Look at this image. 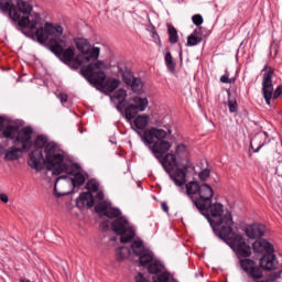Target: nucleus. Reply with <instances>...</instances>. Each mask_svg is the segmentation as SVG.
Instances as JSON below:
<instances>
[{"label": "nucleus", "instance_id": "nucleus-1", "mask_svg": "<svg viewBox=\"0 0 282 282\" xmlns=\"http://www.w3.org/2000/svg\"><path fill=\"white\" fill-rule=\"evenodd\" d=\"M18 6V18H11L13 21H18L19 28H24L25 30L35 31V36L37 43H45L50 36H53L48 41L50 51L53 52L62 63L69 65L72 69H78L83 65L84 61L80 59V56H76L74 47L69 46L63 48V26L46 22L43 26V21L39 13H32V6L28 1L17 0Z\"/></svg>", "mask_w": 282, "mask_h": 282}, {"label": "nucleus", "instance_id": "nucleus-2", "mask_svg": "<svg viewBox=\"0 0 282 282\" xmlns=\"http://www.w3.org/2000/svg\"><path fill=\"white\" fill-rule=\"evenodd\" d=\"M149 126V116L139 115L131 124L132 129L140 135L141 140L149 147L153 155L162 164L164 171L170 175L171 180L176 186H184L186 184V171L188 169L177 167V158L173 153H169L171 150V142L166 140V131L163 129L151 128L145 130ZM141 131H144L142 133ZM167 153L165 156L164 154Z\"/></svg>", "mask_w": 282, "mask_h": 282}, {"label": "nucleus", "instance_id": "nucleus-3", "mask_svg": "<svg viewBox=\"0 0 282 282\" xmlns=\"http://www.w3.org/2000/svg\"><path fill=\"white\" fill-rule=\"evenodd\" d=\"M200 215L209 221L216 237H219L227 246H229L238 257H250L252 247L246 242V238L232 231V214L224 215V205L221 203L213 204L205 210H198Z\"/></svg>", "mask_w": 282, "mask_h": 282}, {"label": "nucleus", "instance_id": "nucleus-4", "mask_svg": "<svg viewBox=\"0 0 282 282\" xmlns=\"http://www.w3.org/2000/svg\"><path fill=\"white\" fill-rule=\"evenodd\" d=\"M34 150L29 154V166L41 173L44 169L53 171V175L61 173H72V170L65 163V156L58 150L55 143H47V137L37 135L34 143Z\"/></svg>", "mask_w": 282, "mask_h": 282}, {"label": "nucleus", "instance_id": "nucleus-5", "mask_svg": "<svg viewBox=\"0 0 282 282\" xmlns=\"http://www.w3.org/2000/svg\"><path fill=\"white\" fill-rule=\"evenodd\" d=\"M106 64L102 61H97L88 65H84L80 68V74L99 91H105L106 94H113V91L120 87V79L107 78L105 73Z\"/></svg>", "mask_w": 282, "mask_h": 282}, {"label": "nucleus", "instance_id": "nucleus-6", "mask_svg": "<svg viewBox=\"0 0 282 282\" xmlns=\"http://www.w3.org/2000/svg\"><path fill=\"white\" fill-rule=\"evenodd\" d=\"M131 250L135 257H139V263L143 268L148 265V272L150 274H160L162 270H164V264L155 259L153 251L151 249L144 247V242L142 240H135L131 245Z\"/></svg>", "mask_w": 282, "mask_h": 282}, {"label": "nucleus", "instance_id": "nucleus-7", "mask_svg": "<svg viewBox=\"0 0 282 282\" xmlns=\"http://www.w3.org/2000/svg\"><path fill=\"white\" fill-rule=\"evenodd\" d=\"M253 252H258L263 254L260 259V267L268 272H272V270H276L279 268V260H276V256L274 254V247L268 240H256L252 243Z\"/></svg>", "mask_w": 282, "mask_h": 282}, {"label": "nucleus", "instance_id": "nucleus-8", "mask_svg": "<svg viewBox=\"0 0 282 282\" xmlns=\"http://www.w3.org/2000/svg\"><path fill=\"white\" fill-rule=\"evenodd\" d=\"M34 130L31 127H24L19 130V126H7L1 135L3 138H9V140H13V143L22 144V151H30L32 149V134Z\"/></svg>", "mask_w": 282, "mask_h": 282}, {"label": "nucleus", "instance_id": "nucleus-9", "mask_svg": "<svg viewBox=\"0 0 282 282\" xmlns=\"http://www.w3.org/2000/svg\"><path fill=\"white\" fill-rule=\"evenodd\" d=\"M262 72H264L262 76V96L267 105L270 107V105H272V100H276V98L282 95V85L278 86L274 90V85L272 84L274 68L265 65Z\"/></svg>", "mask_w": 282, "mask_h": 282}, {"label": "nucleus", "instance_id": "nucleus-10", "mask_svg": "<svg viewBox=\"0 0 282 282\" xmlns=\"http://www.w3.org/2000/svg\"><path fill=\"white\" fill-rule=\"evenodd\" d=\"M111 229L120 236L121 243H129L135 237V230L129 226V220L121 216L111 223Z\"/></svg>", "mask_w": 282, "mask_h": 282}, {"label": "nucleus", "instance_id": "nucleus-11", "mask_svg": "<svg viewBox=\"0 0 282 282\" xmlns=\"http://www.w3.org/2000/svg\"><path fill=\"white\" fill-rule=\"evenodd\" d=\"M75 45L83 55L79 56L80 61H84V63H91V61H98V57L100 56V47L94 46L91 48V45L89 42L83 37H79L75 40Z\"/></svg>", "mask_w": 282, "mask_h": 282}, {"label": "nucleus", "instance_id": "nucleus-12", "mask_svg": "<svg viewBox=\"0 0 282 282\" xmlns=\"http://www.w3.org/2000/svg\"><path fill=\"white\" fill-rule=\"evenodd\" d=\"M215 196V191L208 184H202L198 191V196L196 199H193V205L197 210L204 212L210 206V202H213V197Z\"/></svg>", "mask_w": 282, "mask_h": 282}, {"label": "nucleus", "instance_id": "nucleus-13", "mask_svg": "<svg viewBox=\"0 0 282 282\" xmlns=\"http://www.w3.org/2000/svg\"><path fill=\"white\" fill-rule=\"evenodd\" d=\"M133 104L127 106L124 109V118L130 122V124L133 123V119L135 116H138V111H145L147 107H149V99L141 98V97H134Z\"/></svg>", "mask_w": 282, "mask_h": 282}, {"label": "nucleus", "instance_id": "nucleus-14", "mask_svg": "<svg viewBox=\"0 0 282 282\" xmlns=\"http://www.w3.org/2000/svg\"><path fill=\"white\" fill-rule=\"evenodd\" d=\"M100 185L95 180H90L87 182L85 188L89 192H83L79 197L77 198V204L86 205L87 208H94V205L96 202L94 200V194L91 193H98V188Z\"/></svg>", "mask_w": 282, "mask_h": 282}, {"label": "nucleus", "instance_id": "nucleus-15", "mask_svg": "<svg viewBox=\"0 0 282 282\" xmlns=\"http://www.w3.org/2000/svg\"><path fill=\"white\" fill-rule=\"evenodd\" d=\"M237 257L238 259H242L240 260V267L251 279H263V267L260 268L254 260L248 259V257H239V254Z\"/></svg>", "mask_w": 282, "mask_h": 282}, {"label": "nucleus", "instance_id": "nucleus-16", "mask_svg": "<svg viewBox=\"0 0 282 282\" xmlns=\"http://www.w3.org/2000/svg\"><path fill=\"white\" fill-rule=\"evenodd\" d=\"M69 169V171H72V173H66V175L59 176L56 182H55V191L58 186V183L61 182V180H68V182H70V184L74 186V188H76V186H83V184H85V175H83V173L77 172L74 174V169L70 167L68 164H66ZM67 175H73V177H68Z\"/></svg>", "mask_w": 282, "mask_h": 282}, {"label": "nucleus", "instance_id": "nucleus-17", "mask_svg": "<svg viewBox=\"0 0 282 282\" xmlns=\"http://www.w3.org/2000/svg\"><path fill=\"white\" fill-rule=\"evenodd\" d=\"M245 232L249 239H261L265 235V227L261 224L248 225Z\"/></svg>", "mask_w": 282, "mask_h": 282}, {"label": "nucleus", "instance_id": "nucleus-18", "mask_svg": "<svg viewBox=\"0 0 282 282\" xmlns=\"http://www.w3.org/2000/svg\"><path fill=\"white\" fill-rule=\"evenodd\" d=\"M268 144V134L265 132H258L251 139L250 147L254 153H259V150Z\"/></svg>", "mask_w": 282, "mask_h": 282}, {"label": "nucleus", "instance_id": "nucleus-19", "mask_svg": "<svg viewBox=\"0 0 282 282\" xmlns=\"http://www.w3.org/2000/svg\"><path fill=\"white\" fill-rule=\"evenodd\" d=\"M0 10L9 14L10 19H19V9L17 10L12 0H0Z\"/></svg>", "mask_w": 282, "mask_h": 282}, {"label": "nucleus", "instance_id": "nucleus-20", "mask_svg": "<svg viewBox=\"0 0 282 282\" xmlns=\"http://www.w3.org/2000/svg\"><path fill=\"white\" fill-rule=\"evenodd\" d=\"M200 187H202V185H199V183L196 181H191L189 183H187L185 185L186 195H188L192 203H193V199H197V197L199 195Z\"/></svg>", "mask_w": 282, "mask_h": 282}, {"label": "nucleus", "instance_id": "nucleus-21", "mask_svg": "<svg viewBox=\"0 0 282 282\" xmlns=\"http://www.w3.org/2000/svg\"><path fill=\"white\" fill-rule=\"evenodd\" d=\"M118 74L119 76H121L123 83L128 86L131 85V82L135 78V76H133V73L131 72V68L127 66H119Z\"/></svg>", "mask_w": 282, "mask_h": 282}, {"label": "nucleus", "instance_id": "nucleus-22", "mask_svg": "<svg viewBox=\"0 0 282 282\" xmlns=\"http://www.w3.org/2000/svg\"><path fill=\"white\" fill-rule=\"evenodd\" d=\"M20 153H23V148L10 147L6 152L4 160L7 162H14V160H19Z\"/></svg>", "mask_w": 282, "mask_h": 282}, {"label": "nucleus", "instance_id": "nucleus-23", "mask_svg": "<svg viewBox=\"0 0 282 282\" xmlns=\"http://www.w3.org/2000/svg\"><path fill=\"white\" fill-rule=\"evenodd\" d=\"M113 98H116V100H119V102L116 107L120 111V113H122V111L124 109V100H127V90H124L122 88L117 90L113 95Z\"/></svg>", "mask_w": 282, "mask_h": 282}, {"label": "nucleus", "instance_id": "nucleus-24", "mask_svg": "<svg viewBox=\"0 0 282 282\" xmlns=\"http://www.w3.org/2000/svg\"><path fill=\"white\" fill-rule=\"evenodd\" d=\"M128 87H131V90L134 94H142V89H144V84L142 83V79L134 77L130 84H128Z\"/></svg>", "mask_w": 282, "mask_h": 282}, {"label": "nucleus", "instance_id": "nucleus-25", "mask_svg": "<svg viewBox=\"0 0 282 282\" xmlns=\"http://www.w3.org/2000/svg\"><path fill=\"white\" fill-rule=\"evenodd\" d=\"M110 206H111V203L107 200L100 202L95 206V213H97V215H100V217H105Z\"/></svg>", "mask_w": 282, "mask_h": 282}, {"label": "nucleus", "instance_id": "nucleus-26", "mask_svg": "<svg viewBox=\"0 0 282 282\" xmlns=\"http://www.w3.org/2000/svg\"><path fill=\"white\" fill-rule=\"evenodd\" d=\"M131 254V249L127 247H120L116 250L117 261H124Z\"/></svg>", "mask_w": 282, "mask_h": 282}, {"label": "nucleus", "instance_id": "nucleus-27", "mask_svg": "<svg viewBox=\"0 0 282 282\" xmlns=\"http://www.w3.org/2000/svg\"><path fill=\"white\" fill-rule=\"evenodd\" d=\"M153 282H177V280L171 276L169 272H162L161 274L153 278Z\"/></svg>", "mask_w": 282, "mask_h": 282}, {"label": "nucleus", "instance_id": "nucleus-28", "mask_svg": "<svg viewBox=\"0 0 282 282\" xmlns=\"http://www.w3.org/2000/svg\"><path fill=\"white\" fill-rule=\"evenodd\" d=\"M122 215V212H120L119 208H116V207H108V212H106V216L105 217H108V219H118L120 218Z\"/></svg>", "mask_w": 282, "mask_h": 282}, {"label": "nucleus", "instance_id": "nucleus-29", "mask_svg": "<svg viewBox=\"0 0 282 282\" xmlns=\"http://www.w3.org/2000/svg\"><path fill=\"white\" fill-rule=\"evenodd\" d=\"M167 32H169V36H170V43H172V44L177 43V41H178L177 29H175V26L169 24Z\"/></svg>", "mask_w": 282, "mask_h": 282}, {"label": "nucleus", "instance_id": "nucleus-30", "mask_svg": "<svg viewBox=\"0 0 282 282\" xmlns=\"http://www.w3.org/2000/svg\"><path fill=\"white\" fill-rule=\"evenodd\" d=\"M165 65L170 72H175V62H173V55L171 52L165 54Z\"/></svg>", "mask_w": 282, "mask_h": 282}, {"label": "nucleus", "instance_id": "nucleus-31", "mask_svg": "<svg viewBox=\"0 0 282 282\" xmlns=\"http://www.w3.org/2000/svg\"><path fill=\"white\" fill-rule=\"evenodd\" d=\"M200 42H202V36H197L195 34H191L187 37V45L189 47H193L195 45H199Z\"/></svg>", "mask_w": 282, "mask_h": 282}, {"label": "nucleus", "instance_id": "nucleus-32", "mask_svg": "<svg viewBox=\"0 0 282 282\" xmlns=\"http://www.w3.org/2000/svg\"><path fill=\"white\" fill-rule=\"evenodd\" d=\"M228 107H229V111L230 113H237V111L239 110V105L237 104L236 100H228Z\"/></svg>", "mask_w": 282, "mask_h": 282}, {"label": "nucleus", "instance_id": "nucleus-33", "mask_svg": "<svg viewBox=\"0 0 282 282\" xmlns=\"http://www.w3.org/2000/svg\"><path fill=\"white\" fill-rule=\"evenodd\" d=\"M200 182H206L210 177V170L205 169L198 174Z\"/></svg>", "mask_w": 282, "mask_h": 282}, {"label": "nucleus", "instance_id": "nucleus-34", "mask_svg": "<svg viewBox=\"0 0 282 282\" xmlns=\"http://www.w3.org/2000/svg\"><path fill=\"white\" fill-rule=\"evenodd\" d=\"M192 21L194 23V25H202V23H204V18L202 17V14H195L192 17Z\"/></svg>", "mask_w": 282, "mask_h": 282}, {"label": "nucleus", "instance_id": "nucleus-35", "mask_svg": "<svg viewBox=\"0 0 282 282\" xmlns=\"http://www.w3.org/2000/svg\"><path fill=\"white\" fill-rule=\"evenodd\" d=\"M135 282H149V280H147V278H144V274L138 273L135 276Z\"/></svg>", "mask_w": 282, "mask_h": 282}, {"label": "nucleus", "instance_id": "nucleus-36", "mask_svg": "<svg viewBox=\"0 0 282 282\" xmlns=\"http://www.w3.org/2000/svg\"><path fill=\"white\" fill-rule=\"evenodd\" d=\"M186 151V145L185 144H180L176 147V153L180 155V153H184Z\"/></svg>", "mask_w": 282, "mask_h": 282}, {"label": "nucleus", "instance_id": "nucleus-37", "mask_svg": "<svg viewBox=\"0 0 282 282\" xmlns=\"http://www.w3.org/2000/svg\"><path fill=\"white\" fill-rule=\"evenodd\" d=\"M100 228L101 230H104L105 232H107V230H109V220L102 221L100 224Z\"/></svg>", "mask_w": 282, "mask_h": 282}, {"label": "nucleus", "instance_id": "nucleus-38", "mask_svg": "<svg viewBox=\"0 0 282 282\" xmlns=\"http://www.w3.org/2000/svg\"><path fill=\"white\" fill-rule=\"evenodd\" d=\"M220 83H223V85H228V83H230V77H228V75H223L220 77Z\"/></svg>", "mask_w": 282, "mask_h": 282}, {"label": "nucleus", "instance_id": "nucleus-39", "mask_svg": "<svg viewBox=\"0 0 282 282\" xmlns=\"http://www.w3.org/2000/svg\"><path fill=\"white\" fill-rule=\"evenodd\" d=\"M152 39L154 40L155 43H160V35L158 34V32H152Z\"/></svg>", "mask_w": 282, "mask_h": 282}, {"label": "nucleus", "instance_id": "nucleus-40", "mask_svg": "<svg viewBox=\"0 0 282 282\" xmlns=\"http://www.w3.org/2000/svg\"><path fill=\"white\" fill-rule=\"evenodd\" d=\"M96 199L102 202V199H105V193L97 191Z\"/></svg>", "mask_w": 282, "mask_h": 282}, {"label": "nucleus", "instance_id": "nucleus-41", "mask_svg": "<svg viewBox=\"0 0 282 282\" xmlns=\"http://www.w3.org/2000/svg\"><path fill=\"white\" fill-rule=\"evenodd\" d=\"M59 100H61L62 105H65V102H67V95L59 94Z\"/></svg>", "mask_w": 282, "mask_h": 282}, {"label": "nucleus", "instance_id": "nucleus-42", "mask_svg": "<svg viewBox=\"0 0 282 282\" xmlns=\"http://www.w3.org/2000/svg\"><path fill=\"white\" fill-rule=\"evenodd\" d=\"M0 200H1L3 204H8V202H9L8 195H6V194H0Z\"/></svg>", "mask_w": 282, "mask_h": 282}, {"label": "nucleus", "instance_id": "nucleus-43", "mask_svg": "<svg viewBox=\"0 0 282 282\" xmlns=\"http://www.w3.org/2000/svg\"><path fill=\"white\" fill-rule=\"evenodd\" d=\"M162 210H164V213H169V205H166V203H162Z\"/></svg>", "mask_w": 282, "mask_h": 282}, {"label": "nucleus", "instance_id": "nucleus-44", "mask_svg": "<svg viewBox=\"0 0 282 282\" xmlns=\"http://www.w3.org/2000/svg\"><path fill=\"white\" fill-rule=\"evenodd\" d=\"M235 84V78H229L228 85Z\"/></svg>", "mask_w": 282, "mask_h": 282}, {"label": "nucleus", "instance_id": "nucleus-45", "mask_svg": "<svg viewBox=\"0 0 282 282\" xmlns=\"http://www.w3.org/2000/svg\"><path fill=\"white\" fill-rule=\"evenodd\" d=\"M2 130H3V123L0 122V131H2Z\"/></svg>", "mask_w": 282, "mask_h": 282}, {"label": "nucleus", "instance_id": "nucleus-46", "mask_svg": "<svg viewBox=\"0 0 282 282\" xmlns=\"http://www.w3.org/2000/svg\"><path fill=\"white\" fill-rule=\"evenodd\" d=\"M20 282H30V280H20Z\"/></svg>", "mask_w": 282, "mask_h": 282}, {"label": "nucleus", "instance_id": "nucleus-47", "mask_svg": "<svg viewBox=\"0 0 282 282\" xmlns=\"http://www.w3.org/2000/svg\"><path fill=\"white\" fill-rule=\"evenodd\" d=\"M0 155H3V152H2V151H0Z\"/></svg>", "mask_w": 282, "mask_h": 282}]
</instances>
